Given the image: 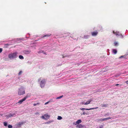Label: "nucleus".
Masks as SVG:
<instances>
[{
  "label": "nucleus",
  "mask_w": 128,
  "mask_h": 128,
  "mask_svg": "<svg viewBox=\"0 0 128 128\" xmlns=\"http://www.w3.org/2000/svg\"><path fill=\"white\" fill-rule=\"evenodd\" d=\"M18 54L17 52L12 53L8 54V58L10 60L16 58L18 57Z\"/></svg>",
  "instance_id": "obj_1"
},
{
  "label": "nucleus",
  "mask_w": 128,
  "mask_h": 128,
  "mask_svg": "<svg viewBox=\"0 0 128 128\" xmlns=\"http://www.w3.org/2000/svg\"><path fill=\"white\" fill-rule=\"evenodd\" d=\"M18 94L19 95H22L25 94V88L24 87H22L18 89Z\"/></svg>",
  "instance_id": "obj_2"
},
{
  "label": "nucleus",
  "mask_w": 128,
  "mask_h": 128,
  "mask_svg": "<svg viewBox=\"0 0 128 128\" xmlns=\"http://www.w3.org/2000/svg\"><path fill=\"white\" fill-rule=\"evenodd\" d=\"M46 80L44 79L42 80L41 81L40 84V86L42 88H43L44 87L46 84Z\"/></svg>",
  "instance_id": "obj_3"
},
{
  "label": "nucleus",
  "mask_w": 128,
  "mask_h": 128,
  "mask_svg": "<svg viewBox=\"0 0 128 128\" xmlns=\"http://www.w3.org/2000/svg\"><path fill=\"white\" fill-rule=\"evenodd\" d=\"M28 98V96H25L23 98L20 100L17 103V104H21L22 102L25 101Z\"/></svg>",
  "instance_id": "obj_4"
},
{
  "label": "nucleus",
  "mask_w": 128,
  "mask_h": 128,
  "mask_svg": "<svg viewBox=\"0 0 128 128\" xmlns=\"http://www.w3.org/2000/svg\"><path fill=\"white\" fill-rule=\"evenodd\" d=\"M114 34L115 35L117 36H120L121 38H122L123 36L121 34L120 32H113Z\"/></svg>",
  "instance_id": "obj_5"
},
{
  "label": "nucleus",
  "mask_w": 128,
  "mask_h": 128,
  "mask_svg": "<svg viewBox=\"0 0 128 128\" xmlns=\"http://www.w3.org/2000/svg\"><path fill=\"white\" fill-rule=\"evenodd\" d=\"M25 123V122H20L17 124L16 125V126L17 127H20L23 124Z\"/></svg>",
  "instance_id": "obj_6"
},
{
  "label": "nucleus",
  "mask_w": 128,
  "mask_h": 128,
  "mask_svg": "<svg viewBox=\"0 0 128 128\" xmlns=\"http://www.w3.org/2000/svg\"><path fill=\"white\" fill-rule=\"evenodd\" d=\"M93 100L92 98H90L88 100L87 102H85L84 105H86L88 104H90V102Z\"/></svg>",
  "instance_id": "obj_7"
},
{
  "label": "nucleus",
  "mask_w": 128,
  "mask_h": 128,
  "mask_svg": "<svg viewBox=\"0 0 128 128\" xmlns=\"http://www.w3.org/2000/svg\"><path fill=\"white\" fill-rule=\"evenodd\" d=\"M98 108V107H96V108H90V109L86 108H80V109L82 110H93V109H97V108Z\"/></svg>",
  "instance_id": "obj_8"
},
{
  "label": "nucleus",
  "mask_w": 128,
  "mask_h": 128,
  "mask_svg": "<svg viewBox=\"0 0 128 128\" xmlns=\"http://www.w3.org/2000/svg\"><path fill=\"white\" fill-rule=\"evenodd\" d=\"M110 118H110V117L104 118H101V119H100V121H103L107 120H108Z\"/></svg>",
  "instance_id": "obj_9"
},
{
  "label": "nucleus",
  "mask_w": 128,
  "mask_h": 128,
  "mask_svg": "<svg viewBox=\"0 0 128 128\" xmlns=\"http://www.w3.org/2000/svg\"><path fill=\"white\" fill-rule=\"evenodd\" d=\"M84 127H85V126L84 125H82L81 124H79L78 125H77L76 126V128H82Z\"/></svg>",
  "instance_id": "obj_10"
},
{
  "label": "nucleus",
  "mask_w": 128,
  "mask_h": 128,
  "mask_svg": "<svg viewBox=\"0 0 128 128\" xmlns=\"http://www.w3.org/2000/svg\"><path fill=\"white\" fill-rule=\"evenodd\" d=\"M114 46H117L119 45V43L116 42H115L114 43Z\"/></svg>",
  "instance_id": "obj_11"
},
{
  "label": "nucleus",
  "mask_w": 128,
  "mask_h": 128,
  "mask_svg": "<svg viewBox=\"0 0 128 128\" xmlns=\"http://www.w3.org/2000/svg\"><path fill=\"white\" fill-rule=\"evenodd\" d=\"M112 52L114 54H116L117 52V50L116 49H112Z\"/></svg>",
  "instance_id": "obj_12"
},
{
  "label": "nucleus",
  "mask_w": 128,
  "mask_h": 128,
  "mask_svg": "<svg viewBox=\"0 0 128 128\" xmlns=\"http://www.w3.org/2000/svg\"><path fill=\"white\" fill-rule=\"evenodd\" d=\"M82 122V121L81 120L79 119L77 120V121L76 122V124H79L80 123Z\"/></svg>",
  "instance_id": "obj_13"
},
{
  "label": "nucleus",
  "mask_w": 128,
  "mask_h": 128,
  "mask_svg": "<svg viewBox=\"0 0 128 128\" xmlns=\"http://www.w3.org/2000/svg\"><path fill=\"white\" fill-rule=\"evenodd\" d=\"M44 116H45V117H46V118H49L50 117V115H48L47 114H44Z\"/></svg>",
  "instance_id": "obj_14"
},
{
  "label": "nucleus",
  "mask_w": 128,
  "mask_h": 128,
  "mask_svg": "<svg viewBox=\"0 0 128 128\" xmlns=\"http://www.w3.org/2000/svg\"><path fill=\"white\" fill-rule=\"evenodd\" d=\"M98 33V32H92V35L93 36H95L97 35Z\"/></svg>",
  "instance_id": "obj_15"
},
{
  "label": "nucleus",
  "mask_w": 128,
  "mask_h": 128,
  "mask_svg": "<svg viewBox=\"0 0 128 128\" xmlns=\"http://www.w3.org/2000/svg\"><path fill=\"white\" fill-rule=\"evenodd\" d=\"M10 114V117L15 116H16V115L15 114Z\"/></svg>",
  "instance_id": "obj_16"
},
{
  "label": "nucleus",
  "mask_w": 128,
  "mask_h": 128,
  "mask_svg": "<svg viewBox=\"0 0 128 128\" xmlns=\"http://www.w3.org/2000/svg\"><path fill=\"white\" fill-rule=\"evenodd\" d=\"M19 58H20V59L22 60L24 59V57L23 56H22V55H19Z\"/></svg>",
  "instance_id": "obj_17"
},
{
  "label": "nucleus",
  "mask_w": 128,
  "mask_h": 128,
  "mask_svg": "<svg viewBox=\"0 0 128 128\" xmlns=\"http://www.w3.org/2000/svg\"><path fill=\"white\" fill-rule=\"evenodd\" d=\"M53 122V120H52V121H51V120H50V121H49L48 122H46L45 124H49L50 123H51V122Z\"/></svg>",
  "instance_id": "obj_18"
},
{
  "label": "nucleus",
  "mask_w": 128,
  "mask_h": 128,
  "mask_svg": "<svg viewBox=\"0 0 128 128\" xmlns=\"http://www.w3.org/2000/svg\"><path fill=\"white\" fill-rule=\"evenodd\" d=\"M31 51L30 50H26L25 51V53L26 54H28Z\"/></svg>",
  "instance_id": "obj_19"
},
{
  "label": "nucleus",
  "mask_w": 128,
  "mask_h": 128,
  "mask_svg": "<svg viewBox=\"0 0 128 128\" xmlns=\"http://www.w3.org/2000/svg\"><path fill=\"white\" fill-rule=\"evenodd\" d=\"M43 53L44 54H46V53L44 52H43V51L42 50H40L38 52V53Z\"/></svg>",
  "instance_id": "obj_20"
},
{
  "label": "nucleus",
  "mask_w": 128,
  "mask_h": 128,
  "mask_svg": "<svg viewBox=\"0 0 128 128\" xmlns=\"http://www.w3.org/2000/svg\"><path fill=\"white\" fill-rule=\"evenodd\" d=\"M62 117L60 116H58L57 119L58 120H60L62 119Z\"/></svg>",
  "instance_id": "obj_21"
},
{
  "label": "nucleus",
  "mask_w": 128,
  "mask_h": 128,
  "mask_svg": "<svg viewBox=\"0 0 128 128\" xmlns=\"http://www.w3.org/2000/svg\"><path fill=\"white\" fill-rule=\"evenodd\" d=\"M4 124L5 126H7L8 125L7 123L6 122H4Z\"/></svg>",
  "instance_id": "obj_22"
},
{
  "label": "nucleus",
  "mask_w": 128,
  "mask_h": 128,
  "mask_svg": "<svg viewBox=\"0 0 128 128\" xmlns=\"http://www.w3.org/2000/svg\"><path fill=\"white\" fill-rule=\"evenodd\" d=\"M107 106L106 104H102L101 106L102 107H106Z\"/></svg>",
  "instance_id": "obj_23"
},
{
  "label": "nucleus",
  "mask_w": 128,
  "mask_h": 128,
  "mask_svg": "<svg viewBox=\"0 0 128 128\" xmlns=\"http://www.w3.org/2000/svg\"><path fill=\"white\" fill-rule=\"evenodd\" d=\"M50 34H46L45 35H44L43 36V37H48L50 36Z\"/></svg>",
  "instance_id": "obj_24"
},
{
  "label": "nucleus",
  "mask_w": 128,
  "mask_h": 128,
  "mask_svg": "<svg viewBox=\"0 0 128 128\" xmlns=\"http://www.w3.org/2000/svg\"><path fill=\"white\" fill-rule=\"evenodd\" d=\"M63 96H60L56 98V99H60V98H62L63 97Z\"/></svg>",
  "instance_id": "obj_25"
},
{
  "label": "nucleus",
  "mask_w": 128,
  "mask_h": 128,
  "mask_svg": "<svg viewBox=\"0 0 128 128\" xmlns=\"http://www.w3.org/2000/svg\"><path fill=\"white\" fill-rule=\"evenodd\" d=\"M84 38H85V39H86V38H88L89 37V36H85L84 37Z\"/></svg>",
  "instance_id": "obj_26"
},
{
  "label": "nucleus",
  "mask_w": 128,
  "mask_h": 128,
  "mask_svg": "<svg viewBox=\"0 0 128 128\" xmlns=\"http://www.w3.org/2000/svg\"><path fill=\"white\" fill-rule=\"evenodd\" d=\"M8 128H12V126L11 125H8Z\"/></svg>",
  "instance_id": "obj_27"
},
{
  "label": "nucleus",
  "mask_w": 128,
  "mask_h": 128,
  "mask_svg": "<svg viewBox=\"0 0 128 128\" xmlns=\"http://www.w3.org/2000/svg\"><path fill=\"white\" fill-rule=\"evenodd\" d=\"M5 116L6 118H9L10 117V114H9L8 115H6V116Z\"/></svg>",
  "instance_id": "obj_28"
},
{
  "label": "nucleus",
  "mask_w": 128,
  "mask_h": 128,
  "mask_svg": "<svg viewBox=\"0 0 128 128\" xmlns=\"http://www.w3.org/2000/svg\"><path fill=\"white\" fill-rule=\"evenodd\" d=\"M5 116L6 118H9L10 117V114H9L8 115H6V116Z\"/></svg>",
  "instance_id": "obj_29"
},
{
  "label": "nucleus",
  "mask_w": 128,
  "mask_h": 128,
  "mask_svg": "<svg viewBox=\"0 0 128 128\" xmlns=\"http://www.w3.org/2000/svg\"><path fill=\"white\" fill-rule=\"evenodd\" d=\"M41 118H42V119H46V118L45 117V116H44H44H42Z\"/></svg>",
  "instance_id": "obj_30"
},
{
  "label": "nucleus",
  "mask_w": 128,
  "mask_h": 128,
  "mask_svg": "<svg viewBox=\"0 0 128 128\" xmlns=\"http://www.w3.org/2000/svg\"><path fill=\"white\" fill-rule=\"evenodd\" d=\"M85 114H87L85 112H84L82 114H81V115H85Z\"/></svg>",
  "instance_id": "obj_31"
},
{
  "label": "nucleus",
  "mask_w": 128,
  "mask_h": 128,
  "mask_svg": "<svg viewBox=\"0 0 128 128\" xmlns=\"http://www.w3.org/2000/svg\"><path fill=\"white\" fill-rule=\"evenodd\" d=\"M22 71H20L18 73V75H20V74L22 73Z\"/></svg>",
  "instance_id": "obj_32"
},
{
  "label": "nucleus",
  "mask_w": 128,
  "mask_h": 128,
  "mask_svg": "<svg viewBox=\"0 0 128 128\" xmlns=\"http://www.w3.org/2000/svg\"><path fill=\"white\" fill-rule=\"evenodd\" d=\"M41 79V78H39L38 80V82H40Z\"/></svg>",
  "instance_id": "obj_33"
},
{
  "label": "nucleus",
  "mask_w": 128,
  "mask_h": 128,
  "mask_svg": "<svg viewBox=\"0 0 128 128\" xmlns=\"http://www.w3.org/2000/svg\"><path fill=\"white\" fill-rule=\"evenodd\" d=\"M85 103V102H81V104H82L84 105Z\"/></svg>",
  "instance_id": "obj_34"
},
{
  "label": "nucleus",
  "mask_w": 128,
  "mask_h": 128,
  "mask_svg": "<svg viewBox=\"0 0 128 128\" xmlns=\"http://www.w3.org/2000/svg\"><path fill=\"white\" fill-rule=\"evenodd\" d=\"M49 102H46L45 104H44L45 105H46L47 104H48L49 103Z\"/></svg>",
  "instance_id": "obj_35"
},
{
  "label": "nucleus",
  "mask_w": 128,
  "mask_h": 128,
  "mask_svg": "<svg viewBox=\"0 0 128 128\" xmlns=\"http://www.w3.org/2000/svg\"><path fill=\"white\" fill-rule=\"evenodd\" d=\"M2 48H0V53H1L2 52Z\"/></svg>",
  "instance_id": "obj_36"
},
{
  "label": "nucleus",
  "mask_w": 128,
  "mask_h": 128,
  "mask_svg": "<svg viewBox=\"0 0 128 128\" xmlns=\"http://www.w3.org/2000/svg\"><path fill=\"white\" fill-rule=\"evenodd\" d=\"M35 114L36 115H38V114H39L38 112H37L36 113H35Z\"/></svg>",
  "instance_id": "obj_37"
},
{
  "label": "nucleus",
  "mask_w": 128,
  "mask_h": 128,
  "mask_svg": "<svg viewBox=\"0 0 128 128\" xmlns=\"http://www.w3.org/2000/svg\"><path fill=\"white\" fill-rule=\"evenodd\" d=\"M103 128V126H101L99 128Z\"/></svg>",
  "instance_id": "obj_38"
},
{
  "label": "nucleus",
  "mask_w": 128,
  "mask_h": 128,
  "mask_svg": "<svg viewBox=\"0 0 128 128\" xmlns=\"http://www.w3.org/2000/svg\"><path fill=\"white\" fill-rule=\"evenodd\" d=\"M123 56H120V57H119V58H121L123 57Z\"/></svg>",
  "instance_id": "obj_39"
},
{
  "label": "nucleus",
  "mask_w": 128,
  "mask_h": 128,
  "mask_svg": "<svg viewBox=\"0 0 128 128\" xmlns=\"http://www.w3.org/2000/svg\"><path fill=\"white\" fill-rule=\"evenodd\" d=\"M33 105L34 106H36L37 105V104H33Z\"/></svg>",
  "instance_id": "obj_40"
},
{
  "label": "nucleus",
  "mask_w": 128,
  "mask_h": 128,
  "mask_svg": "<svg viewBox=\"0 0 128 128\" xmlns=\"http://www.w3.org/2000/svg\"><path fill=\"white\" fill-rule=\"evenodd\" d=\"M36 104H37V105H39L40 104V103H39L38 102V103H36Z\"/></svg>",
  "instance_id": "obj_41"
},
{
  "label": "nucleus",
  "mask_w": 128,
  "mask_h": 128,
  "mask_svg": "<svg viewBox=\"0 0 128 128\" xmlns=\"http://www.w3.org/2000/svg\"><path fill=\"white\" fill-rule=\"evenodd\" d=\"M126 83L127 84H128V82L127 81L126 82Z\"/></svg>",
  "instance_id": "obj_42"
},
{
  "label": "nucleus",
  "mask_w": 128,
  "mask_h": 128,
  "mask_svg": "<svg viewBox=\"0 0 128 128\" xmlns=\"http://www.w3.org/2000/svg\"><path fill=\"white\" fill-rule=\"evenodd\" d=\"M119 85V84H116L115 85V86H117L118 85Z\"/></svg>",
  "instance_id": "obj_43"
},
{
  "label": "nucleus",
  "mask_w": 128,
  "mask_h": 128,
  "mask_svg": "<svg viewBox=\"0 0 128 128\" xmlns=\"http://www.w3.org/2000/svg\"><path fill=\"white\" fill-rule=\"evenodd\" d=\"M0 116H2V114H0Z\"/></svg>",
  "instance_id": "obj_44"
},
{
  "label": "nucleus",
  "mask_w": 128,
  "mask_h": 128,
  "mask_svg": "<svg viewBox=\"0 0 128 128\" xmlns=\"http://www.w3.org/2000/svg\"><path fill=\"white\" fill-rule=\"evenodd\" d=\"M66 56H64V57H66ZM64 56H63L62 57V58H64Z\"/></svg>",
  "instance_id": "obj_45"
},
{
  "label": "nucleus",
  "mask_w": 128,
  "mask_h": 128,
  "mask_svg": "<svg viewBox=\"0 0 128 128\" xmlns=\"http://www.w3.org/2000/svg\"><path fill=\"white\" fill-rule=\"evenodd\" d=\"M114 32V31H113V32Z\"/></svg>",
  "instance_id": "obj_46"
},
{
  "label": "nucleus",
  "mask_w": 128,
  "mask_h": 128,
  "mask_svg": "<svg viewBox=\"0 0 128 128\" xmlns=\"http://www.w3.org/2000/svg\"><path fill=\"white\" fill-rule=\"evenodd\" d=\"M127 81H128V80H127Z\"/></svg>",
  "instance_id": "obj_47"
}]
</instances>
